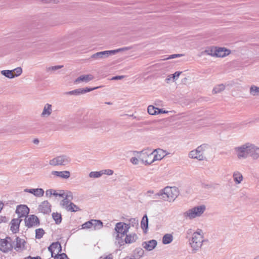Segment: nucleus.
Returning <instances> with one entry per match:
<instances>
[{"mask_svg": "<svg viewBox=\"0 0 259 259\" xmlns=\"http://www.w3.org/2000/svg\"><path fill=\"white\" fill-rule=\"evenodd\" d=\"M205 241L203 231L201 229L194 232L192 237L189 239V244L192 253H195L199 250Z\"/></svg>", "mask_w": 259, "mask_h": 259, "instance_id": "nucleus-1", "label": "nucleus"}, {"mask_svg": "<svg viewBox=\"0 0 259 259\" xmlns=\"http://www.w3.org/2000/svg\"><path fill=\"white\" fill-rule=\"evenodd\" d=\"M137 153L139 159L145 165H150L154 162L153 152L151 149H146Z\"/></svg>", "mask_w": 259, "mask_h": 259, "instance_id": "nucleus-2", "label": "nucleus"}, {"mask_svg": "<svg viewBox=\"0 0 259 259\" xmlns=\"http://www.w3.org/2000/svg\"><path fill=\"white\" fill-rule=\"evenodd\" d=\"M206 209L205 205H201L195 206L184 213L185 217L190 219H193L199 217L204 213Z\"/></svg>", "mask_w": 259, "mask_h": 259, "instance_id": "nucleus-3", "label": "nucleus"}, {"mask_svg": "<svg viewBox=\"0 0 259 259\" xmlns=\"http://www.w3.org/2000/svg\"><path fill=\"white\" fill-rule=\"evenodd\" d=\"M163 200L169 202L173 201L178 195V189L176 187L167 186L162 189Z\"/></svg>", "mask_w": 259, "mask_h": 259, "instance_id": "nucleus-4", "label": "nucleus"}, {"mask_svg": "<svg viewBox=\"0 0 259 259\" xmlns=\"http://www.w3.org/2000/svg\"><path fill=\"white\" fill-rule=\"evenodd\" d=\"M249 143H246L234 148L237 157L239 159H246L249 155Z\"/></svg>", "mask_w": 259, "mask_h": 259, "instance_id": "nucleus-5", "label": "nucleus"}, {"mask_svg": "<svg viewBox=\"0 0 259 259\" xmlns=\"http://www.w3.org/2000/svg\"><path fill=\"white\" fill-rule=\"evenodd\" d=\"M71 161V158L65 155H62L57 156L49 161V164L55 166H62L66 165L69 164Z\"/></svg>", "mask_w": 259, "mask_h": 259, "instance_id": "nucleus-6", "label": "nucleus"}, {"mask_svg": "<svg viewBox=\"0 0 259 259\" xmlns=\"http://www.w3.org/2000/svg\"><path fill=\"white\" fill-rule=\"evenodd\" d=\"M124 225H125V223L123 222L117 223L116 224L114 228L115 232L113 235L114 236L116 241H118L119 243V240L127 234L123 226Z\"/></svg>", "mask_w": 259, "mask_h": 259, "instance_id": "nucleus-7", "label": "nucleus"}, {"mask_svg": "<svg viewBox=\"0 0 259 259\" xmlns=\"http://www.w3.org/2000/svg\"><path fill=\"white\" fill-rule=\"evenodd\" d=\"M13 248L12 239L10 237L0 240V250L3 252H8L11 251Z\"/></svg>", "mask_w": 259, "mask_h": 259, "instance_id": "nucleus-8", "label": "nucleus"}, {"mask_svg": "<svg viewBox=\"0 0 259 259\" xmlns=\"http://www.w3.org/2000/svg\"><path fill=\"white\" fill-rule=\"evenodd\" d=\"M111 50L97 52L93 54L89 59V61L100 60L108 58L109 56H112Z\"/></svg>", "mask_w": 259, "mask_h": 259, "instance_id": "nucleus-9", "label": "nucleus"}, {"mask_svg": "<svg viewBox=\"0 0 259 259\" xmlns=\"http://www.w3.org/2000/svg\"><path fill=\"white\" fill-rule=\"evenodd\" d=\"M48 251L51 253V257L61 253L62 246L59 242H53L48 247Z\"/></svg>", "mask_w": 259, "mask_h": 259, "instance_id": "nucleus-10", "label": "nucleus"}, {"mask_svg": "<svg viewBox=\"0 0 259 259\" xmlns=\"http://www.w3.org/2000/svg\"><path fill=\"white\" fill-rule=\"evenodd\" d=\"M25 223L26 226L30 228L39 225V221L36 215H30L25 218Z\"/></svg>", "mask_w": 259, "mask_h": 259, "instance_id": "nucleus-11", "label": "nucleus"}, {"mask_svg": "<svg viewBox=\"0 0 259 259\" xmlns=\"http://www.w3.org/2000/svg\"><path fill=\"white\" fill-rule=\"evenodd\" d=\"M51 205L50 203L45 200L42 202L38 206V211L43 213H49L51 211Z\"/></svg>", "mask_w": 259, "mask_h": 259, "instance_id": "nucleus-12", "label": "nucleus"}, {"mask_svg": "<svg viewBox=\"0 0 259 259\" xmlns=\"http://www.w3.org/2000/svg\"><path fill=\"white\" fill-rule=\"evenodd\" d=\"M249 155L253 159L259 158V147L249 143Z\"/></svg>", "mask_w": 259, "mask_h": 259, "instance_id": "nucleus-13", "label": "nucleus"}, {"mask_svg": "<svg viewBox=\"0 0 259 259\" xmlns=\"http://www.w3.org/2000/svg\"><path fill=\"white\" fill-rule=\"evenodd\" d=\"M29 212V209L26 205H18L16 210V212L19 218L25 217Z\"/></svg>", "mask_w": 259, "mask_h": 259, "instance_id": "nucleus-14", "label": "nucleus"}, {"mask_svg": "<svg viewBox=\"0 0 259 259\" xmlns=\"http://www.w3.org/2000/svg\"><path fill=\"white\" fill-rule=\"evenodd\" d=\"M63 198L64 199L61 202L60 204L63 208L66 209L67 207L69 205V203H71L70 201L73 198L72 194L71 192L65 193V195Z\"/></svg>", "mask_w": 259, "mask_h": 259, "instance_id": "nucleus-15", "label": "nucleus"}, {"mask_svg": "<svg viewBox=\"0 0 259 259\" xmlns=\"http://www.w3.org/2000/svg\"><path fill=\"white\" fill-rule=\"evenodd\" d=\"M153 152L154 162L157 160H160L167 155V153L165 151L160 148L154 149Z\"/></svg>", "mask_w": 259, "mask_h": 259, "instance_id": "nucleus-16", "label": "nucleus"}, {"mask_svg": "<svg viewBox=\"0 0 259 259\" xmlns=\"http://www.w3.org/2000/svg\"><path fill=\"white\" fill-rule=\"evenodd\" d=\"M230 51L225 48L215 47V57H225L229 55Z\"/></svg>", "mask_w": 259, "mask_h": 259, "instance_id": "nucleus-17", "label": "nucleus"}, {"mask_svg": "<svg viewBox=\"0 0 259 259\" xmlns=\"http://www.w3.org/2000/svg\"><path fill=\"white\" fill-rule=\"evenodd\" d=\"M24 191L32 194L35 196L38 197L43 196L45 193L44 190L41 188L25 189Z\"/></svg>", "mask_w": 259, "mask_h": 259, "instance_id": "nucleus-18", "label": "nucleus"}, {"mask_svg": "<svg viewBox=\"0 0 259 259\" xmlns=\"http://www.w3.org/2000/svg\"><path fill=\"white\" fill-rule=\"evenodd\" d=\"M189 157L192 159H196L199 161H202L205 159L204 155L199 153L196 149L190 152Z\"/></svg>", "mask_w": 259, "mask_h": 259, "instance_id": "nucleus-19", "label": "nucleus"}, {"mask_svg": "<svg viewBox=\"0 0 259 259\" xmlns=\"http://www.w3.org/2000/svg\"><path fill=\"white\" fill-rule=\"evenodd\" d=\"M14 249L17 251H20L25 249V241L19 237L16 238Z\"/></svg>", "mask_w": 259, "mask_h": 259, "instance_id": "nucleus-20", "label": "nucleus"}, {"mask_svg": "<svg viewBox=\"0 0 259 259\" xmlns=\"http://www.w3.org/2000/svg\"><path fill=\"white\" fill-rule=\"evenodd\" d=\"M94 78L92 74H87L80 75L77 77L74 81L75 83H79L80 82H88Z\"/></svg>", "mask_w": 259, "mask_h": 259, "instance_id": "nucleus-21", "label": "nucleus"}, {"mask_svg": "<svg viewBox=\"0 0 259 259\" xmlns=\"http://www.w3.org/2000/svg\"><path fill=\"white\" fill-rule=\"evenodd\" d=\"M52 175L55 176L57 177H60L62 179H68L70 176V173L69 171H52Z\"/></svg>", "mask_w": 259, "mask_h": 259, "instance_id": "nucleus-22", "label": "nucleus"}, {"mask_svg": "<svg viewBox=\"0 0 259 259\" xmlns=\"http://www.w3.org/2000/svg\"><path fill=\"white\" fill-rule=\"evenodd\" d=\"M21 220L19 219H14L11 222V230L16 233L19 230V224Z\"/></svg>", "mask_w": 259, "mask_h": 259, "instance_id": "nucleus-23", "label": "nucleus"}, {"mask_svg": "<svg viewBox=\"0 0 259 259\" xmlns=\"http://www.w3.org/2000/svg\"><path fill=\"white\" fill-rule=\"evenodd\" d=\"M157 245V241L155 240H151L143 243V246L146 250L151 251L153 250Z\"/></svg>", "mask_w": 259, "mask_h": 259, "instance_id": "nucleus-24", "label": "nucleus"}, {"mask_svg": "<svg viewBox=\"0 0 259 259\" xmlns=\"http://www.w3.org/2000/svg\"><path fill=\"white\" fill-rule=\"evenodd\" d=\"M52 112V106L51 104H46L44 107L42 112L41 114L42 117H49Z\"/></svg>", "mask_w": 259, "mask_h": 259, "instance_id": "nucleus-25", "label": "nucleus"}, {"mask_svg": "<svg viewBox=\"0 0 259 259\" xmlns=\"http://www.w3.org/2000/svg\"><path fill=\"white\" fill-rule=\"evenodd\" d=\"M233 178L235 183L236 185L240 184L243 180V177L241 173L238 171H235L233 173Z\"/></svg>", "mask_w": 259, "mask_h": 259, "instance_id": "nucleus-26", "label": "nucleus"}, {"mask_svg": "<svg viewBox=\"0 0 259 259\" xmlns=\"http://www.w3.org/2000/svg\"><path fill=\"white\" fill-rule=\"evenodd\" d=\"M137 239V235L135 233H132L126 235L124 241L126 243L131 244L136 242Z\"/></svg>", "mask_w": 259, "mask_h": 259, "instance_id": "nucleus-27", "label": "nucleus"}, {"mask_svg": "<svg viewBox=\"0 0 259 259\" xmlns=\"http://www.w3.org/2000/svg\"><path fill=\"white\" fill-rule=\"evenodd\" d=\"M46 195L48 197H51L52 195L56 197L58 196L61 197H64L65 193H58L55 190L51 189H48L46 191Z\"/></svg>", "mask_w": 259, "mask_h": 259, "instance_id": "nucleus-28", "label": "nucleus"}, {"mask_svg": "<svg viewBox=\"0 0 259 259\" xmlns=\"http://www.w3.org/2000/svg\"><path fill=\"white\" fill-rule=\"evenodd\" d=\"M148 112L150 115H155L156 114H158L160 113H162V111L161 109L155 107L154 106L152 105H150L148 106Z\"/></svg>", "mask_w": 259, "mask_h": 259, "instance_id": "nucleus-29", "label": "nucleus"}, {"mask_svg": "<svg viewBox=\"0 0 259 259\" xmlns=\"http://www.w3.org/2000/svg\"><path fill=\"white\" fill-rule=\"evenodd\" d=\"M144 251L141 248H136L133 251V254L134 258L136 259H140L143 255Z\"/></svg>", "mask_w": 259, "mask_h": 259, "instance_id": "nucleus-30", "label": "nucleus"}, {"mask_svg": "<svg viewBox=\"0 0 259 259\" xmlns=\"http://www.w3.org/2000/svg\"><path fill=\"white\" fill-rule=\"evenodd\" d=\"M141 228L143 230H147L148 227V219L146 214L144 215L141 222ZM146 232V231H145Z\"/></svg>", "mask_w": 259, "mask_h": 259, "instance_id": "nucleus-31", "label": "nucleus"}, {"mask_svg": "<svg viewBox=\"0 0 259 259\" xmlns=\"http://www.w3.org/2000/svg\"><path fill=\"white\" fill-rule=\"evenodd\" d=\"M173 236L170 234H166L162 237V243L163 244H168L172 242Z\"/></svg>", "mask_w": 259, "mask_h": 259, "instance_id": "nucleus-32", "label": "nucleus"}, {"mask_svg": "<svg viewBox=\"0 0 259 259\" xmlns=\"http://www.w3.org/2000/svg\"><path fill=\"white\" fill-rule=\"evenodd\" d=\"M225 89V86L223 84H218L214 87V88L212 90V93L213 94H218L222 92Z\"/></svg>", "mask_w": 259, "mask_h": 259, "instance_id": "nucleus-33", "label": "nucleus"}, {"mask_svg": "<svg viewBox=\"0 0 259 259\" xmlns=\"http://www.w3.org/2000/svg\"><path fill=\"white\" fill-rule=\"evenodd\" d=\"M66 210L68 211L76 212L80 210V208L73 203H70L69 205L67 207Z\"/></svg>", "mask_w": 259, "mask_h": 259, "instance_id": "nucleus-34", "label": "nucleus"}, {"mask_svg": "<svg viewBox=\"0 0 259 259\" xmlns=\"http://www.w3.org/2000/svg\"><path fill=\"white\" fill-rule=\"evenodd\" d=\"M1 74L4 76H6V77L10 79L14 78V73H13L12 70H2L1 71Z\"/></svg>", "mask_w": 259, "mask_h": 259, "instance_id": "nucleus-35", "label": "nucleus"}, {"mask_svg": "<svg viewBox=\"0 0 259 259\" xmlns=\"http://www.w3.org/2000/svg\"><path fill=\"white\" fill-rule=\"evenodd\" d=\"M103 227V223L100 220H93V227L95 230L100 229Z\"/></svg>", "mask_w": 259, "mask_h": 259, "instance_id": "nucleus-36", "label": "nucleus"}, {"mask_svg": "<svg viewBox=\"0 0 259 259\" xmlns=\"http://www.w3.org/2000/svg\"><path fill=\"white\" fill-rule=\"evenodd\" d=\"M178 77V72L176 71L174 74H171L169 75L167 78H166L165 81L167 83H170L171 81L174 82L176 79H177V77Z\"/></svg>", "mask_w": 259, "mask_h": 259, "instance_id": "nucleus-37", "label": "nucleus"}, {"mask_svg": "<svg viewBox=\"0 0 259 259\" xmlns=\"http://www.w3.org/2000/svg\"><path fill=\"white\" fill-rule=\"evenodd\" d=\"M250 94L253 96L259 95V87L252 85L250 88Z\"/></svg>", "mask_w": 259, "mask_h": 259, "instance_id": "nucleus-38", "label": "nucleus"}, {"mask_svg": "<svg viewBox=\"0 0 259 259\" xmlns=\"http://www.w3.org/2000/svg\"><path fill=\"white\" fill-rule=\"evenodd\" d=\"M64 94L66 95L78 96L81 94V89H77L71 91L67 92L64 93Z\"/></svg>", "mask_w": 259, "mask_h": 259, "instance_id": "nucleus-39", "label": "nucleus"}, {"mask_svg": "<svg viewBox=\"0 0 259 259\" xmlns=\"http://www.w3.org/2000/svg\"><path fill=\"white\" fill-rule=\"evenodd\" d=\"M52 217L57 224H59L61 222L62 217L60 213H53Z\"/></svg>", "mask_w": 259, "mask_h": 259, "instance_id": "nucleus-40", "label": "nucleus"}, {"mask_svg": "<svg viewBox=\"0 0 259 259\" xmlns=\"http://www.w3.org/2000/svg\"><path fill=\"white\" fill-rule=\"evenodd\" d=\"M208 148V145L206 144H203L199 146H198L196 149L198 151L199 153L201 154L204 155V151Z\"/></svg>", "mask_w": 259, "mask_h": 259, "instance_id": "nucleus-41", "label": "nucleus"}, {"mask_svg": "<svg viewBox=\"0 0 259 259\" xmlns=\"http://www.w3.org/2000/svg\"><path fill=\"white\" fill-rule=\"evenodd\" d=\"M89 176L91 178L96 179L100 178L102 176L100 170L99 171H91L90 172Z\"/></svg>", "mask_w": 259, "mask_h": 259, "instance_id": "nucleus-42", "label": "nucleus"}, {"mask_svg": "<svg viewBox=\"0 0 259 259\" xmlns=\"http://www.w3.org/2000/svg\"><path fill=\"white\" fill-rule=\"evenodd\" d=\"M62 67H63L62 65H57V66H51V67H47L46 68V71L48 72L52 73V72H53L56 71L57 70L59 69Z\"/></svg>", "mask_w": 259, "mask_h": 259, "instance_id": "nucleus-43", "label": "nucleus"}, {"mask_svg": "<svg viewBox=\"0 0 259 259\" xmlns=\"http://www.w3.org/2000/svg\"><path fill=\"white\" fill-rule=\"evenodd\" d=\"M45 233L42 229H37L35 230V237L37 239H40L42 237Z\"/></svg>", "mask_w": 259, "mask_h": 259, "instance_id": "nucleus-44", "label": "nucleus"}, {"mask_svg": "<svg viewBox=\"0 0 259 259\" xmlns=\"http://www.w3.org/2000/svg\"><path fill=\"white\" fill-rule=\"evenodd\" d=\"M205 53L208 55L212 57H215V47L208 48L205 51Z\"/></svg>", "mask_w": 259, "mask_h": 259, "instance_id": "nucleus-45", "label": "nucleus"}, {"mask_svg": "<svg viewBox=\"0 0 259 259\" xmlns=\"http://www.w3.org/2000/svg\"><path fill=\"white\" fill-rule=\"evenodd\" d=\"M131 49H132V47H123V48L118 49L116 50H111V52H112V55H114L117 53L125 51H127V50H130Z\"/></svg>", "mask_w": 259, "mask_h": 259, "instance_id": "nucleus-46", "label": "nucleus"}, {"mask_svg": "<svg viewBox=\"0 0 259 259\" xmlns=\"http://www.w3.org/2000/svg\"><path fill=\"white\" fill-rule=\"evenodd\" d=\"M12 71H13V72L15 73L14 74V77H18V76H20L22 73V69L20 67L15 68V69L12 70Z\"/></svg>", "mask_w": 259, "mask_h": 259, "instance_id": "nucleus-47", "label": "nucleus"}, {"mask_svg": "<svg viewBox=\"0 0 259 259\" xmlns=\"http://www.w3.org/2000/svg\"><path fill=\"white\" fill-rule=\"evenodd\" d=\"M93 220H91V221H88L82 225V228L83 229H90L93 227Z\"/></svg>", "mask_w": 259, "mask_h": 259, "instance_id": "nucleus-48", "label": "nucleus"}, {"mask_svg": "<svg viewBox=\"0 0 259 259\" xmlns=\"http://www.w3.org/2000/svg\"><path fill=\"white\" fill-rule=\"evenodd\" d=\"M100 88H101V87L100 86V87H96L93 88H86L85 89H81V94H85L86 93L92 91L93 90L98 89Z\"/></svg>", "mask_w": 259, "mask_h": 259, "instance_id": "nucleus-49", "label": "nucleus"}, {"mask_svg": "<svg viewBox=\"0 0 259 259\" xmlns=\"http://www.w3.org/2000/svg\"><path fill=\"white\" fill-rule=\"evenodd\" d=\"M54 259H68L67 255L64 253H61L53 256Z\"/></svg>", "mask_w": 259, "mask_h": 259, "instance_id": "nucleus-50", "label": "nucleus"}, {"mask_svg": "<svg viewBox=\"0 0 259 259\" xmlns=\"http://www.w3.org/2000/svg\"><path fill=\"white\" fill-rule=\"evenodd\" d=\"M101 171L102 176L103 175L111 176V175H112L113 174V170L110 169L101 170Z\"/></svg>", "mask_w": 259, "mask_h": 259, "instance_id": "nucleus-51", "label": "nucleus"}, {"mask_svg": "<svg viewBox=\"0 0 259 259\" xmlns=\"http://www.w3.org/2000/svg\"><path fill=\"white\" fill-rule=\"evenodd\" d=\"M163 194L162 189L159 191V192L155 194L152 197H151L153 199H157L160 198L163 200Z\"/></svg>", "mask_w": 259, "mask_h": 259, "instance_id": "nucleus-52", "label": "nucleus"}, {"mask_svg": "<svg viewBox=\"0 0 259 259\" xmlns=\"http://www.w3.org/2000/svg\"><path fill=\"white\" fill-rule=\"evenodd\" d=\"M129 223L132 225V226H137L138 225V220L136 218H131L128 220Z\"/></svg>", "mask_w": 259, "mask_h": 259, "instance_id": "nucleus-53", "label": "nucleus"}, {"mask_svg": "<svg viewBox=\"0 0 259 259\" xmlns=\"http://www.w3.org/2000/svg\"><path fill=\"white\" fill-rule=\"evenodd\" d=\"M131 162L133 164H135V165H137L139 163V160L136 157H132L131 158Z\"/></svg>", "mask_w": 259, "mask_h": 259, "instance_id": "nucleus-54", "label": "nucleus"}, {"mask_svg": "<svg viewBox=\"0 0 259 259\" xmlns=\"http://www.w3.org/2000/svg\"><path fill=\"white\" fill-rule=\"evenodd\" d=\"M123 226H124L125 231L127 233L128 232L129 229L131 227V224L130 223H128V224L125 223V225H124Z\"/></svg>", "mask_w": 259, "mask_h": 259, "instance_id": "nucleus-55", "label": "nucleus"}, {"mask_svg": "<svg viewBox=\"0 0 259 259\" xmlns=\"http://www.w3.org/2000/svg\"><path fill=\"white\" fill-rule=\"evenodd\" d=\"M124 76H115L112 78V80H118V79H121L124 78Z\"/></svg>", "mask_w": 259, "mask_h": 259, "instance_id": "nucleus-56", "label": "nucleus"}, {"mask_svg": "<svg viewBox=\"0 0 259 259\" xmlns=\"http://www.w3.org/2000/svg\"><path fill=\"white\" fill-rule=\"evenodd\" d=\"M100 259H113V256L112 254H109L106 256L105 257H101Z\"/></svg>", "mask_w": 259, "mask_h": 259, "instance_id": "nucleus-57", "label": "nucleus"}, {"mask_svg": "<svg viewBox=\"0 0 259 259\" xmlns=\"http://www.w3.org/2000/svg\"><path fill=\"white\" fill-rule=\"evenodd\" d=\"M178 57V54H174V55L169 56V57L168 58H166V59H172V58H177Z\"/></svg>", "mask_w": 259, "mask_h": 259, "instance_id": "nucleus-58", "label": "nucleus"}, {"mask_svg": "<svg viewBox=\"0 0 259 259\" xmlns=\"http://www.w3.org/2000/svg\"><path fill=\"white\" fill-rule=\"evenodd\" d=\"M123 259H136L134 258V255L132 254L131 255H127L125 256Z\"/></svg>", "mask_w": 259, "mask_h": 259, "instance_id": "nucleus-59", "label": "nucleus"}, {"mask_svg": "<svg viewBox=\"0 0 259 259\" xmlns=\"http://www.w3.org/2000/svg\"><path fill=\"white\" fill-rule=\"evenodd\" d=\"M153 193V191H148L147 192V195L149 197H152L151 196V194Z\"/></svg>", "mask_w": 259, "mask_h": 259, "instance_id": "nucleus-60", "label": "nucleus"}, {"mask_svg": "<svg viewBox=\"0 0 259 259\" xmlns=\"http://www.w3.org/2000/svg\"><path fill=\"white\" fill-rule=\"evenodd\" d=\"M27 258L28 259H41V257L39 256H36V257L29 256V257H28Z\"/></svg>", "mask_w": 259, "mask_h": 259, "instance_id": "nucleus-61", "label": "nucleus"}, {"mask_svg": "<svg viewBox=\"0 0 259 259\" xmlns=\"http://www.w3.org/2000/svg\"><path fill=\"white\" fill-rule=\"evenodd\" d=\"M34 144L37 145L39 143V140L37 139H35L33 141Z\"/></svg>", "mask_w": 259, "mask_h": 259, "instance_id": "nucleus-62", "label": "nucleus"}, {"mask_svg": "<svg viewBox=\"0 0 259 259\" xmlns=\"http://www.w3.org/2000/svg\"><path fill=\"white\" fill-rule=\"evenodd\" d=\"M4 207V204L3 203L0 201V212L1 211L2 209H3Z\"/></svg>", "mask_w": 259, "mask_h": 259, "instance_id": "nucleus-63", "label": "nucleus"}, {"mask_svg": "<svg viewBox=\"0 0 259 259\" xmlns=\"http://www.w3.org/2000/svg\"><path fill=\"white\" fill-rule=\"evenodd\" d=\"M99 123H97V124H96V125H91V127H92V128H98V127H99Z\"/></svg>", "mask_w": 259, "mask_h": 259, "instance_id": "nucleus-64", "label": "nucleus"}]
</instances>
